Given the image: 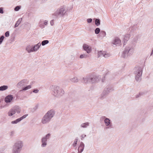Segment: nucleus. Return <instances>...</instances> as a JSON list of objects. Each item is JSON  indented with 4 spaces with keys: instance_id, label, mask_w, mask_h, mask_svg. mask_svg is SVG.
<instances>
[{
    "instance_id": "nucleus-52",
    "label": "nucleus",
    "mask_w": 153,
    "mask_h": 153,
    "mask_svg": "<svg viewBox=\"0 0 153 153\" xmlns=\"http://www.w3.org/2000/svg\"><path fill=\"white\" fill-rule=\"evenodd\" d=\"M1 39L3 40L4 38H5V37L3 35L1 36Z\"/></svg>"
},
{
    "instance_id": "nucleus-39",
    "label": "nucleus",
    "mask_w": 153,
    "mask_h": 153,
    "mask_svg": "<svg viewBox=\"0 0 153 153\" xmlns=\"http://www.w3.org/2000/svg\"><path fill=\"white\" fill-rule=\"evenodd\" d=\"M5 36L6 37H8L9 36V32L7 31L5 33Z\"/></svg>"
},
{
    "instance_id": "nucleus-40",
    "label": "nucleus",
    "mask_w": 153,
    "mask_h": 153,
    "mask_svg": "<svg viewBox=\"0 0 153 153\" xmlns=\"http://www.w3.org/2000/svg\"><path fill=\"white\" fill-rule=\"evenodd\" d=\"M39 91V90L37 89H34L33 90V92L35 93H37Z\"/></svg>"
},
{
    "instance_id": "nucleus-7",
    "label": "nucleus",
    "mask_w": 153,
    "mask_h": 153,
    "mask_svg": "<svg viewBox=\"0 0 153 153\" xmlns=\"http://www.w3.org/2000/svg\"><path fill=\"white\" fill-rule=\"evenodd\" d=\"M21 111L20 107L17 105H16L10 109L8 112V115L11 116L16 113L19 114Z\"/></svg>"
},
{
    "instance_id": "nucleus-35",
    "label": "nucleus",
    "mask_w": 153,
    "mask_h": 153,
    "mask_svg": "<svg viewBox=\"0 0 153 153\" xmlns=\"http://www.w3.org/2000/svg\"><path fill=\"white\" fill-rule=\"evenodd\" d=\"M48 43L49 41L48 40H45L42 42L41 44L42 46H44L45 45L48 44Z\"/></svg>"
},
{
    "instance_id": "nucleus-55",
    "label": "nucleus",
    "mask_w": 153,
    "mask_h": 153,
    "mask_svg": "<svg viewBox=\"0 0 153 153\" xmlns=\"http://www.w3.org/2000/svg\"><path fill=\"white\" fill-rule=\"evenodd\" d=\"M52 16H53V15H52ZM54 16V17L53 16V18H54H54H56V17L54 16Z\"/></svg>"
},
{
    "instance_id": "nucleus-16",
    "label": "nucleus",
    "mask_w": 153,
    "mask_h": 153,
    "mask_svg": "<svg viewBox=\"0 0 153 153\" xmlns=\"http://www.w3.org/2000/svg\"><path fill=\"white\" fill-rule=\"evenodd\" d=\"M91 75L89 76H87L83 78V82L84 83H87L88 82L91 83Z\"/></svg>"
},
{
    "instance_id": "nucleus-37",
    "label": "nucleus",
    "mask_w": 153,
    "mask_h": 153,
    "mask_svg": "<svg viewBox=\"0 0 153 153\" xmlns=\"http://www.w3.org/2000/svg\"><path fill=\"white\" fill-rule=\"evenodd\" d=\"M105 54H104V56L105 58H107L109 57L110 56V55L109 54V53H107L105 51Z\"/></svg>"
},
{
    "instance_id": "nucleus-49",
    "label": "nucleus",
    "mask_w": 153,
    "mask_h": 153,
    "mask_svg": "<svg viewBox=\"0 0 153 153\" xmlns=\"http://www.w3.org/2000/svg\"><path fill=\"white\" fill-rule=\"evenodd\" d=\"M140 94H137L136 96V98H138L139 97H140Z\"/></svg>"
},
{
    "instance_id": "nucleus-2",
    "label": "nucleus",
    "mask_w": 153,
    "mask_h": 153,
    "mask_svg": "<svg viewBox=\"0 0 153 153\" xmlns=\"http://www.w3.org/2000/svg\"><path fill=\"white\" fill-rule=\"evenodd\" d=\"M52 94L55 97L59 98L65 94L64 90L61 87L57 85H52L51 87Z\"/></svg>"
},
{
    "instance_id": "nucleus-3",
    "label": "nucleus",
    "mask_w": 153,
    "mask_h": 153,
    "mask_svg": "<svg viewBox=\"0 0 153 153\" xmlns=\"http://www.w3.org/2000/svg\"><path fill=\"white\" fill-rule=\"evenodd\" d=\"M67 11L68 9L66 7L63 5L58 9L55 13L53 14V15L56 18L63 17L67 14Z\"/></svg>"
},
{
    "instance_id": "nucleus-54",
    "label": "nucleus",
    "mask_w": 153,
    "mask_h": 153,
    "mask_svg": "<svg viewBox=\"0 0 153 153\" xmlns=\"http://www.w3.org/2000/svg\"><path fill=\"white\" fill-rule=\"evenodd\" d=\"M3 39H1V43L3 41Z\"/></svg>"
},
{
    "instance_id": "nucleus-30",
    "label": "nucleus",
    "mask_w": 153,
    "mask_h": 153,
    "mask_svg": "<svg viewBox=\"0 0 153 153\" xmlns=\"http://www.w3.org/2000/svg\"><path fill=\"white\" fill-rule=\"evenodd\" d=\"M39 27L42 29H43L45 27L43 21H40L39 23Z\"/></svg>"
},
{
    "instance_id": "nucleus-41",
    "label": "nucleus",
    "mask_w": 153,
    "mask_h": 153,
    "mask_svg": "<svg viewBox=\"0 0 153 153\" xmlns=\"http://www.w3.org/2000/svg\"><path fill=\"white\" fill-rule=\"evenodd\" d=\"M92 19L91 18H89L87 19V22L88 23H90L92 21Z\"/></svg>"
},
{
    "instance_id": "nucleus-27",
    "label": "nucleus",
    "mask_w": 153,
    "mask_h": 153,
    "mask_svg": "<svg viewBox=\"0 0 153 153\" xmlns=\"http://www.w3.org/2000/svg\"><path fill=\"white\" fill-rule=\"evenodd\" d=\"M39 104H37L34 107L31 108V111L32 112L36 111L38 108Z\"/></svg>"
},
{
    "instance_id": "nucleus-11",
    "label": "nucleus",
    "mask_w": 153,
    "mask_h": 153,
    "mask_svg": "<svg viewBox=\"0 0 153 153\" xmlns=\"http://www.w3.org/2000/svg\"><path fill=\"white\" fill-rule=\"evenodd\" d=\"M28 114H26L22 117H20L19 118L16 120H14L13 121H12L11 122V123L12 124H16L19 123L20 121H21L22 120H23V119L25 118L27 116Z\"/></svg>"
},
{
    "instance_id": "nucleus-34",
    "label": "nucleus",
    "mask_w": 153,
    "mask_h": 153,
    "mask_svg": "<svg viewBox=\"0 0 153 153\" xmlns=\"http://www.w3.org/2000/svg\"><path fill=\"white\" fill-rule=\"evenodd\" d=\"M78 138L76 137L74 140V142L73 143L72 145L74 147H75L77 145V143L78 140Z\"/></svg>"
},
{
    "instance_id": "nucleus-33",
    "label": "nucleus",
    "mask_w": 153,
    "mask_h": 153,
    "mask_svg": "<svg viewBox=\"0 0 153 153\" xmlns=\"http://www.w3.org/2000/svg\"><path fill=\"white\" fill-rule=\"evenodd\" d=\"M8 87L7 85H3L1 86V91H4L7 90Z\"/></svg>"
},
{
    "instance_id": "nucleus-38",
    "label": "nucleus",
    "mask_w": 153,
    "mask_h": 153,
    "mask_svg": "<svg viewBox=\"0 0 153 153\" xmlns=\"http://www.w3.org/2000/svg\"><path fill=\"white\" fill-rule=\"evenodd\" d=\"M21 6H16L14 8V10L16 11H18L21 8Z\"/></svg>"
},
{
    "instance_id": "nucleus-6",
    "label": "nucleus",
    "mask_w": 153,
    "mask_h": 153,
    "mask_svg": "<svg viewBox=\"0 0 153 153\" xmlns=\"http://www.w3.org/2000/svg\"><path fill=\"white\" fill-rule=\"evenodd\" d=\"M134 51V49L132 46H127L125 48L123 52L122 57L124 58H126L128 56L133 54Z\"/></svg>"
},
{
    "instance_id": "nucleus-36",
    "label": "nucleus",
    "mask_w": 153,
    "mask_h": 153,
    "mask_svg": "<svg viewBox=\"0 0 153 153\" xmlns=\"http://www.w3.org/2000/svg\"><path fill=\"white\" fill-rule=\"evenodd\" d=\"M100 29L99 28H97L95 30V33L96 34H98L100 32Z\"/></svg>"
},
{
    "instance_id": "nucleus-50",
    "label": "nucleus",
    "mask_w": 153,
    "mask_h": 153,
    "mask_svg": "<svg viewBox=\"0 0 153 153\" xmlns=\"http://www.w3.org/2000/svg\"><path fill=\"white\" fill-rule=\"evenodd\" d=\"M14 134V131H12L10 133V135L11 136H13Z\"/></svg>"
},
{
    "instance_id": "nucleus-5",
    "label": "nucleus",
    "mask_w": 153,
    "mask_h": 153,
    "mask_svg": "<svg viewBox=\"0 0 153 153\" xmlns=\"http://www.w3.org/2000/svg\"><path fill=\"white\" fill-rule=\"evenodd\" d=\"M23 146V143L22 141H17L13 146L12 153H20Z\"/></svg>"
},
{
    "instance_id": "nucleus-57",
    "label": "nucleus",
    "mask_w": 153,
    "mask_h": 153,
    "mask_svg": "<svg viewBox=\"0 0 153 153\" xmlns=\"http://www.w3.org/2000/svg\"><path fill=\"white\" fill-rule=\"evenodd\" d=\"M75 153L74 152H72V153Z\"/></svg>"
},
{
    "instance_id": "nucleus-24",
    "label": "nucleus",
    "mask_w": 153,
    "mask_h": 153,
    "mask_svg": "<svg viewBox=\"0 0 153 153\" xmlns=\"http://www.w3.org/2000/svg\"><path fill=\"white\" fill-rule=\"evenodd\" d=\"M105 91H103L102 92V94L101 95V96H100V98L101 100H102L104 99L108 95H107L106 94V93H105Z\"/></svg>"
},
{
    "instance_id": "nucleus-42",
    "label": "nucleus",
    "mask_w": 153,
    "mask_h": 153,
    "mask_svg": "<svg viewBox=\"0 0 153 153\" xmlns=\"http://www.w3.org/2000/svg\"><path fill=\"white\" fill-rule=\"evenodd\" d=\"M86 135H85V134H82L81 136V139L82 140L85 137H86Z\"/></svg>"
},
{
    "instance_id": "nucleus-9",
    "label": "nucleus",
    "mask_w": 153,
    "mask_h": 153,
    "mask_svg": "<svg viewBox=\"0 0 153 153\" xmlns=\"http://www.w3.org/2000/svg\"><path fill=\"white\" fill-rule=\"evenodd\" d=\"M29 83V81L27 79H23L19 82L17 84L16 86L18 88L25 87Z\"/></svg>"
},
{
    "instance_id": "nucleus-45",
    "label": "nucleus",
    "mask_w": 153,
    "mask_h": 153,
    "mask_svg": "<svg viewBox=\"0 0 153 153\" xmlns=\"http://www.w3.org/2000/svg\"><path fill=\"white\" fill-rule=\"evenodd\" d=\"M48 21L47 20H45V21L44 22V26L47 25L48 24Z\"/></svg>"
},
{
    "instance_id": "nucleus-1",
    "label": "nucleus",
    "mask_w": 153,
    "mask_h": 153,
    "mask_svg": "<svg viewBox=\"0 0 153 153\" xmlns=\"http://www.w3.org/2000/svg\"><path fill=\"white\" fill-rule=\"evenodd\" d=\"M55 114V111L53 109L48 111L43 116L41 120V123L43 124L48 123L51 120Z\"/></svg>"
},
{
    "instance_id": "nucleus-47",
    "label": "nucleus",
    "mask_w": 153,
    "mask_h": 153,
    "mask_svg": "<svg viewBox=\"0 0 153 153\" xmlns=\"http://www.w3.org/2000/svg\"><path fill=\"white\" fill-rule=\"evenodd\" d=\"M4 11H3V8L2 7H1V13H3Z\"/></svg>"
},
{
    "instance_id": "nucleus-14",
    "label": "nucleus",
    "mask_w": 153,
    "mask_h": 153,
    "mask_svg": "<svg viewBox=\"0 0 153 153\" xmlns=\"http://www.w3.org/2000/svg\"><path fill=\"white\" fill-rule=\"evenodd\" d=\"M84 147V144L83 142H81L78 149V152L77 153H81L83 151Z\"/></svg>"
},
{
    "instance_id": "nucleus-29",
    "label": "nucleus",
    "mask_w": 153,
    "mask_h": 153,
    "mask_svg": "<svg viewBox=\"0 0 153 153\" xmlns=\"http://www.w3.org/2000/svg\"><path fill=\"white\" fill-rule=\"evenodd\" d=\"M70 81L73 82H77L78 81V80L76 77H74L71 79Z\"/></svg>"
},
{
    "instance_id": "nucleus-25",
    "label": "nucleus",
    "mask_w": 153,
    "mask_h": 153,
    "mask_svg": "<svg viewBox=\"0 0 153 153\" xmlns=\"http://www.w3.org/2000/svg\"><path fill=\"white\" fill-rule=\"evenodd\" d=\"M105 51H99L98 53V57L103 56H104V54H105Z\"/></svg>"
},
{
    "instance_id": "nucleus-46",
    "label": "nucleus",
    "mask_w": 153,
    "mask_h": 153,
    "mask_svg": "<svg viewBox=\"0 0 153 153\" xmlns=\"http://www.w3.org/2000/svg\"><path fill=\"white\" fill-rule=\"evenodd\" d=\"M50 24H51V25L52 26L54 24V22H53V20H51V22H50Z\"/></svg>"
},
{
    "instance_id": "nucleus-19",
    "label": "nucleus",
    "mask_w": 153,
    "mask_h": 153,
    "mask_svg": "<svg viewBox=\"0 0 153 153\" xmlns=\"http://www.w3.org/2000/svg\"><path fill=\"white\" fill-rule=\"evenodd\" d=\"M121 43V42L120 39L118 38H116L115 39L113 44L116 45H120Z\"/></svg>"
},
{
    "instance_id": "nucleus-22",
    "label": "nucleus",
    "mask_w": 153,
    "mask_h": 153,
    "mask_svg": "<svg viewBox=\"0 0 153 153\" xmlns=\"http://www.w3.org/2000/svg\"><path fill=\"white\" fill-rule=\"evenodd\" d=\"M106 35V32L105 31H101L100 32L99 35V38L102 39L105 37Z\"/></svg>"
},
{
    "instance_id": "nucleus-53",
    "label": "nucleus",
    "mask_w": 153,
    "mask_h": 153,
    "mask_svg": "<svg viewBox=\"0 0 153 153\" xmlns=\"http://www.w3.org/2000/svg\"><path fill=\"white\" fill-rule=\"evenodd\" d=\"M105 77H104L102 79V82H104L105 80Z\"/></svg>"
},
{
    "instance_id": "nucleus-15",
    "label": "nucleus",
    "mask_w": 153,
    "mask_h": 153,
    "mask_svg": "<svg viewBox=\"0 0 153 153\" xmlns=\"http://www.w3.org/2000/svg\"><path fill=\"white\" fill-rule=\"evenodd\" d=\"M83 47L84 50L86 51L87 53H89L91 52V48L89 47L88 45L85 44L83 45Z\"/></svg>"
},
{
    "instance_id": "nucleus-20",
    "label": "nucleus",
    "mask_w": 153,
    "mask_h": 153,
    "mask_svg": "<svg viewBox=\"0 0 153 153\" xmlns=\"http://www.w3.org/2000/svg\"><path fill=\"white\" fill-rule=\"evenodd\" d=\"M41 45V44L40 42L38 43L36 45H35L33 47V50L34 51V52H35L37 51L40 46Z\"/></svg>"
},
{
    "instance_id": "nucleus-56",
    "label": "nucleus",
    "mask_w": 153,
    "mask_h": 153,
    "mask_svg": "<svg viewBox=\"0 0 153 153\" xmlns=\"http://www.w3.org/2000/svg\"><path fill=\"white\" fill-rule=\"evenodd\" d=\"M52 16H53V15H52ZM54 16V17L53 16V18H54H54H56V17L54 16Z\"/></svg>"
},
{
    "instance_id": "nucleus-10",
    "label": "nucleus",
    "mask_w": 153,
    "mask_h": 153,
    "mask_svg": "<svg viewBox=\"0 0 153 153\" xmlns=\"http://www.w3.org/2000/svg\"><path fill=\"white\" fill-rule=\"evenodd\" d=\"M100 78L99 76L91 75V83H96L98 82Z\"/></svg>"
},
{
    "instance_id": "nucleus-51",
    "label": "nucleus",
    "mask_w": 153,
    "mask_h": 153,
    "mask_svg": "<svg viewBox=\"0 0 153 153\" xmlns=\"http://www.w3.org/2000/svg\"><path fill=\"white\" fill-rule=\"evenodd\" d=\"M153 54V48H152V52H151V53L150 56H151Z\"/></svg>"
},
{
    "instance_id": "nucleus-17",
    "label": "nucleus",
    "mask_w": 153,
    "mask_h": 153,
    "mask_svg": "<svg viewBox=\"0 0 153 153\" xmlns=\"http://www.w3.org/2000/svg\"><path fill=\"white\" fill-rule=\"evenodd\" d=\"M104 122L105 126H108L107 128H109V126L111 123V120L110 119L108 118H105L104 120Z\"/></svg>"
},
{
    "instance_id": "nucleus-43",
    "label": "nucleus",
    "mask_w": 153,
    "mask_h": 153,
    "mask_svg": "<svg viewBox=\"0 0 153 153\" xmlns=\"http://www.w3.org/2000/svg\"><path fill=\"white\" fill-rule=\"evenodd\" d=\"M105 117V116H102L100 118V120L102 121L103 120H104L105 118H106Z\"/></svg>"
},
{
    "instance_id": "nucleus-28",
    "label": "nucleus",
    "mask_w": 153,
    "mask_h": 153,
    "mask_svg": "<svg viewBox=\"0 0 153 153\" xmlns=\"http://www.w3.org/2000/svg\"><path fill=\"white\" fill-rule=\"evenodd\" d=\"M89 123L88 122L84 123L81 125L80 126L82 128H86L89 126Z\"/></svg>"
},
{
    "instance_id": "nucleus-31",
    "label": "nucleus",
    "mask_w": 153,
    "mask_h": 153,
    "mask_svg": "<svg viewBox=\"0 0 153 153\" xmlns=\"http://www.w3.org/2000/svg\"><path fill=\"white\" fill-rule=\"evenodd\" d=\"M89 56L88 54L87 53L83 54L81 55L80 56V59L86 58Z\"/></svg>"
},
{
    "instance_id": "nucleus-23",
    "label": "nucleus",
    "mask_w": 153,
    "mask_h": 153,
    "mask_svg": "<svg viewBox=\"0 0 153 153\" xmlns=\"http://www.w3.org/2000/svg\"><path fill=\"white\" fill-rule=\"evenodd\" d=\"M22 20V18H20L18 19L14 25V28L17 27L21 23Z\"/></svg>"
},
{
    "instance_id": "nucleus-21",
    "label": "nucleus",
    "mask_w": 153,
    "mask_h": 153,
    "mask_svg": "<svg viewBox=\"0 0 153 153\" xmlns=\"http://www.w3.org/2000/svg\"><path fill=\"white\" fill-rule=\"evenodd\" d=\"M26 50L28 53L34 52V51L33 50V47H32L30 45L27 46L26 47Z\"/></svg>"
},
{
    "instance_id": "nucleus-18",
    "label": "nucleus",
    "mask_w": 153,
    "mask_h": 153,
    "mask_svg": "<svg viewBox=\"0 0 153 153\" xmlns=\"http://www.w3.org/2000/svg\"><path fill=\"white\" fill-rule=\"evenodd\" d=\"M130 37V34H126L123 38V41L124 42V45H125L126 44L125 43L128 41Z\"/></svg>"
},
{
    "instance_id": "nucleus-44",
    "label": "nucleus",
    "mask_w": 153,
    "mask_h": 153,
    "mask_svg": "<svg viewBox=\"0 0 153 153\" xmlns=\"http://www.w3.org/2000/svg\"><path fill=\"white\" fill-rule=\"evenodd\" d=\"M6 146H4L3 147L1 148V150L2 151V152L4 151L6 149Z\"/></svg>"
},
{
    "instance_id": "nucleus-48",
    "label": "nucleus",
    "mask_w": 153,
    "mask_h": 153,
    "mask_svg": "<svg viewBox=\"0 0 153 153\" xmlns=\"http://www.w3.org/2000/svg\"><path fill=\"white\" fill-rule=\"evenodd\" d=\"M139 94H140V96H142L144 94V93L143 92H140L139 93Z\"/></svg>"
},
{
    "instance_id": "nucleus-4",
    "label": "nucleus",
    "mask_w": 153,
    "mask_h": 153,
    "mask_svg": "<svg viewBox=\"0 0 153 153\" xmlns=\"http://www.w3.org/2000/svg\"><path fill=\"white\" fill-rule=\"evenodd\" d=\"M143 72L142 68L140 66H137L134 69V74L135 75V78L136 81L140 82L141 79Z\"/></svg>"
},
{
    "instance_id": "nucleus-26",
    "label": "nucleus",
    "mask_w": 153,
    "mask_h": 153,
    "mask_svg": "<svg viewBox=\"0 0 153 153\" xmlns=\"http://www.w3.org/2000/svg\"><path fill=\"white\" fill-rule=\"evenodd\" d=\"M31 88V85H30L27 86L23 88L22 90L20 91H26L29 89H30Z\"/></svg>"
},
{
    "instance_id": "nucleus-13",
    "label": "nucleus",
    "mask_w": 153,
    "mask_h": 153,
    "mask_svg": "<svg viewBox=\"0 0 153 153\" xmlns=\"http://www.w3.org/2000/svg\"><path fill=\"white\" fill-rule=\"evenodd\" d=\"M13 99V95H9L7 96L5 98V101L7 103L10 102Z\"/></svg>"
},
{
    "instance_id": "nucleus-12",
    "label": "nucleus",
    "mask_w": 153,
    "mask_h": 153,
    "mask_svg": "<svg viewBox=\"0 0 153 153\" xmlns=\"http://www.w3.org/2000/svg\"><path fill=\"white\" fill-rule=\"evenodd\" d=\"M114 90L113 88L111 86H107L104 89L103 91H105V93H106L107 95H108L109 93Z\"/></svg>"
},
{
    "instance_id": "nucleus-32",
    "label": "nucleus",
    "mask_w": 153,
    "mask_h": 153,
    "mask_svg": "<svg viewBox=\"0 0 153 153\" xmlns=\"http://www.w3.org/2000/svg\"><path fill=\"white\" fill-rule=\"evenodd\" d=\"M100 21L99 19H96L95 20V24L97 26H98L100 25Z\"/></svg>"
},
{
    "instance_id": "nucleus-8",
    "label": "nucleus",
    "mask_w": 153,
    "mask_h": 153,
    "mask_svg": "<svg viewBox=\"0 0 153 153\" xmlns=\"http://www.w3.org/2000/svg\"><path fill=\"white\" fill-rule=\"evenodd\" d=\"M51 134L48 133L42 138L41 140L42 143L41 145V147L44 148L46 146L47 144V141L50 140L51 137Z\"/></svg>"
}]
</instances>
